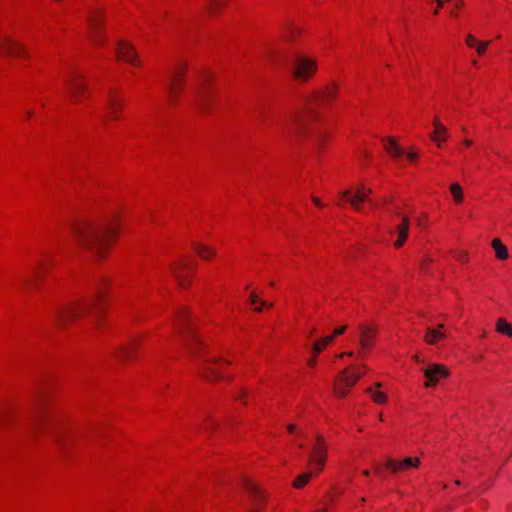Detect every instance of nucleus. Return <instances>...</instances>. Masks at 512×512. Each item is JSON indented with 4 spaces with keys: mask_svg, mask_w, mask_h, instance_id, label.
<instances>
[{
    "mask_svg": "<svg viewBox=\"0 0 512 512\" xmlns=\"http://www.w3.org/2000/svg\"><path fill=\"white\" fill-rule=\"evenodd\" d=\"M410 220L408 216L403 214H397L392 220L391 227L389 229V235L393 240V247L396 249L402 248L409 235Z\"/></svg>",
    "mask_w": 512,
    "mask_h": 512,
    "instance_id": "nucleus-9",
    "label": "nucleus"
},
{
    "mask_svg": "<svg viewBox=\"0 0 512 512\" xmlns=\"http://www.w3.org/2000/svg\"><path fill=\"white\" fill-rule=\"evenodd\" d=\"M489 44L490 41H480L479 44H477V47L475 48L477 55L483 56L486 53Z\"/></svg>",
    "mask_w": 512,
    "mask_h": 512,
    "instance_id": "nucleus-40",
    "label": "nucleus"
},
{
    "mask_svg": "<svg viewBox=\"0 0 512 512\" xmlns=\"http://www.w3.org/2000/svg\"><path fill=\"white\" fill-rule=\"evenodd\" d=\"M346 329H347L346 325L340 326V327L334 329L333 334L331 336H334V338H335L339 335H342L346 331Z\"/></svg>",
    "mask_w": 512,
    "mask_h": 512,
    "instance_id": "nucleus-43",
    "label": "nucleus"
},
{
    "mask_svg": "<svg viewBox=\"0 0 512 512\" xmlns=\"http://www.w3.org/2000/svg\"><path fill=\"white\" fill-rule=\"evenodd\" d=\"M27 117L30 118L31 117V112L30 111H27Z\"/></svg>",
    "mask_w": 512,
    "mask_h": 512,
    "instance_id": "nucleus-58",
    "label": "nucleus"
},
{
    "mask_svg": "<svg viewBox=\"0 0 512 512\" xmlns=\"http://www.w3.org/2000/svg\"><path fill=\"white\" fill-rule=\"evenodd\" d=\"M247 395H248V392L245 389H241L235 396V399L242 401L247 397Z\"/></svg>",
    "mask_w": 512,
    "mask_h": 512,
    "instance_id": "nucleus-45",
    "label": "nucleus"
},
{
    "mask_svg": "<svg viewBox=\"0 0 512 512\" xmlns=\"http://www.w3.org/2000/svg\"><path fill=\"white\" fill-rule=\"evenodd\" d=\"M55 434H56L57 437H60V435H58L59 432L56 429H55Z\"/></svg>",
    "mask_w": 512,
    "mask_h": 512,
    "instance_id": "nucleus-60",
    "label": "nucleus"
},
{
    "mask_svg": "<svg viewBox=\"0 0 512 512\" xmlns=\"http://www.w3.org/2000/svg\"><path fill=\"white\" fill-rule=\"evenodd\" d=\"M202 425H203V429H205V430H211L214 427L213 424L208 423V420L207 421L205 420V422Z\"/></svg>",
    "mask_w": 512,
    "mask_h": 512,
    "instance_id": "nucleus-49",
    "label": "nucleus"
},
{
    "mask_svg": "<svg viewBox=\"0 0 512 512\" xmlns=\"http://www.w3.org/2000/svg\"><path fill=\"white\" fill-rule=\"evenodd\" d=\"M312 201H313V203H314V205L316 207H318V208H322L323 207V204H322L321 200L318 197H313Z\"/></svg>",
    "mask_w": 512,
    "mask_h": 512,
    "instance_id": "nucleus-47",
    "label": "nucleus"
},
{
    "mask_svg": "<svg viewBox=\"0 0 512 512\" xmlns=\"http://www.w3.org/2000/svg\"><path fill=\"white\" fill-rule=\"evenodd\" d=\"M316 332V328H312L308 334V337H312V335Z\"/></svg>",
    "mask_w": 512,
    "mask_h": 512,
    "instance_id": "nucleus-54",
    "label": "nucleus"
},
{
    "mask_svg": "<svg viewBox=\"0 0 512 512\" xmlns=\"http://www.w3.org/2000/svg\"><path fill=\"white\" fill-rule=\"evenodd\" d=\"M89 31L91 38L93 39L96 45H100L104 43V35H103V21L104 15L103 11L98 8H94L89 13Z\"/></svg>",
    "mask_w": 512,
    "mask_h": 512,
    "instance_id": "nucleus-17",
    "label": "nucleus"
},
{
    "mask_svg": "<svg viewBox=\"0 0 512 512\" xmlns=\"http://www.w3.org/2000/svg\"><path fill=\"white\" fill-rule=\"evenodd\" d=\"M124 107V99L117 90L109 91L105 103L104 118L106 120L116 121L121 118Z\"/></svg>",
    "mask_w": 512,
    "mask_h": 512,
    "instance_id": "nucleus-16",
    "label": "nucleus"
},
{
    "mask_svg": "<svg viewBox=\"0 0 512 512\" xmlns=\"http://www.w3.org/2000/svg\"><path fill=\"white\" fill-rule=\"evenodd\" d=\"M359 348L357 350V357L364 359L371 352L374 347L377 329L373 325L361 324L359 326Z\"/></svg>",
    "mask_w": 512,
    "mask_h": 512,
    "instance_id": "nucleus-13",
    "label": "nucleus"
},
{
    "mask_svg": "<svg viewBox=\"0 0 512 512\" xmlns=\"http://www.w3.org/2000/svg\"><path fill=\"white\" fill-rule=\"evenodd\" d=\"M479 40L475 37V35L469 33L465 38V44L468 48L475 49L477 44H479Z\"/></svg>",
    "mask_w": 512,
    "mask_h": 512,
    "instance_id": "nucleus-39",
    "label": "nucleus"
},
{
    "mask_svg": "<svg viewBox=\"0 0 512 512\" xmlns=\"http://www.w3.org/2000/svg\"><path fill=\"white\" fill-rule=\"evenodd\" d=\"M413 359H414V361H416V362H420V361H421V358H420V356H419L418 354H415V355L413 356Z\"/></svg>",
    "mask_w": 512,
    "mask_h": 512,
    "instance_id": "nucleus-53",
    "label": "nucleus"
},
{
    "mask_svg": "<svg viewBox=\"0 0 512 512\" xmlns=\"http://www.w3.org/2000/svg\"><path fill=\"white\" fill-rule=\"evenodd\" d=\"M496 331L498 333L512 336V326L508 323L505 318H499L496 322Z\"/></svg>",
    "mask_w": 512,
    "mask_h": 512,
    "instance_id": "nucleus-34",
    "label": "nucleus"
},
{
    "mask_svg": "<svg viewBox=\"0 0 512 512\" xmlns=\"http://www.w3.org/2000/svg\"><path fill=\"white\" fill-rule=\"evenodd\" d=\"M434 129L430 135V138L433 142L437 144L439 148L442 147V143L446 142L448 139V130L443 125L438 118H435L433 121Z\"/></svg>",
    "mask_w": 512,
    "mask_h": 512,
    "instance_id": "nucleus-23",
    "label": "nucleus"
},
{
    "mask_svg": "<svg viewBox=\"0 0 512 512\" xmlns=\"http://www.w3.org/2000/svg\"><path fill=\"white\" fill-rule=\"evenodd\" d=\"M448 375L449 371L445 365L431 364L424 370V376L426 378L424 386L426 388L434 387L441 379L448 377Z\"/></svg>",
    "mask_w": 512,
    "mask_h": 512,
    "instance_id": "nucleus-19",
    "label": "nucleus"
},
{
    "mask_svg": "<svg viewBox=\"0 0 512 512\" xmlns=\"http://www.w3.org/2000/svg\"><path fill=\"white\" fill-rule=\"evenodd\" d=\"M317 357H318V354L312 353L311 357L308 359V362H307L309 367L314 368L316 366Z\"/></svg>",
    "mask_w": 512,
    "mask_h": 512,
    "instance_id": "nucleus-44",
    "label": "nucleus"
},
{
    "mask_svg": "<svg viewBox=\"0 0 512 512\" xmlns=\"http://www.w3.org/2000/svg\"><path fill=\"white\" fill-rule=\"evenodd\" d=\"M460 6H461V3H460V2H457V3H456V8H460Z\"/></svg>",
    "mask_w": 512,
    "mask_h": 512,
    "instance_id": "nucleus-56",
    "label": "nucleus"
},
{
    "mask_svg": "<svg viewBox=\"0 0 512 512\" xmlns=\"http://www.w3.org/2000/svg\"><path fill=\"white\" fill-rule=\"evenodd\" d=\"M334 336H326L323 338L317 339L312 345V353L319 354L321 353L331 342H333Z\"/></svg>",
    "mask_w": 512,
    "mask_h": 512,
    "instance_id": "nucleus-32",
    "label": "nucleus"
},
{
    "mask_svg": "<svg viewBox=\"0 0 512 512\" xmlns=\"http://www.w3.org/2000/svg\"><path fill=\"white\" fill-rule=\"evenodd\" d=\"M367 392L370 394L372 400L376 404H384L387 401V395L379 390H375L374 388H368Z\"/></svg>",
    "mask_w": 512,
    "mask_h": 512,
    "instance_id": "nucleus-36",
    "label": "nucleus"
},
{
    "mask_svg": "<svg viewBox=\"0 0 512 512\" xmlns=\"http://www.w3.org/2000/svg\"><path fill=\"white\" fill-rule=\"evenodd\" d=\"M375 473L379 477H384V469H382L379 465L375 466Z\"/></svg>",
    "mask_w": 512,
    "mask_h": 512,
    "instance_id": "nucleus-48",
    "label": "nucleus"
},
{
    "mask_svg": "<svg viewBox=\"0 0 512 512\" xmlns=\"http://www.w3.org/2000/svg\"><path fill=\"white\" fill-rule=\"evenodd\" d=\"M371 192V188L366 187L363 184H360L355 189H348L343 191L340 194V199L343 202L349 203L351 207L354 208L356 211L362 210V204L364 202H369L371 203L372 208H376V205L373 204L369 199Z\"/></svg>",
    "mask_w": 512,
    "mask_h": 512,
    "instance_id": "nucleus-10",
    "label": "nucleus"
},
{
    "mask_svg": "<svg viewBox=\"0 0 512 512\" xmlns=\"http://www.w3.org/2000/svg\"><path fill=\"white\" fill-rule=\"evenodd\" d=\"M448 334L445 329L444 324H439L434 328H427L426 333L424 334L423 340L428 345H436L439 342L445 340Z\"/></svg>",
    "mask_w": 512,
    "mask_h": 512,
    "instance_id": "nucleus-21",
    "label": "nucleus"
},
{
    "mask_svg": "<svg viewBox=\"0 0 512 512\" xmlns=\"http://www.w3.org/2000/svg\"><path fill=\"white\" fill-rule=\"evenodd\" d=\"M491 247L494 250L495 257L498 260L505 261L509 258L508 249L499 238H494L491 241Z\"/></svg>",
    "mask_w": 512,
    "mask_h": 512,
    "instance_id": "nucleus-28",
    "label": "nucleus"
},
{
    "mask_svg": "<svg viewBox=\"0 0 512 512\" xmlns=\"http://www.w3.org/2000/svg\"><path fill=\"white\" fill-rule=\"evenodd\" d=\"M214 76L210 72H203L195 85V93L201 101L210 97V88L213 84Z\"/></svg>",
    "mask_w": 512,
    "mask_h": 512,
    "instance_id": "nucleus-20",
    "label": "nucleus"
},
{
    "mask_svg": "<svg viewBox=\"0 0 512 512\" xmlns=\"http://www.w3.org/2000/svg\"><path fill=\"white\" fill-rule=\"evenodd\" d=\"M0 56L23 60L28 58L25 47L13 40L2 27H0Z\"/></svg>",
    "mask_w": 512,
    "mask_h": 512,
    "instance_id": "nucleus-11",
    "label": "nucleus"
},
{
    "mask_svg": "<svg viewBox=\"0 0 512 512\" xmlns=\"http://www.w3.org/2000/svg\"><path fill=\"white\" fill-rule=\"evenodd\" d=\"M369 372L367 365L360 363L343 369L334 382L335 394L343 398L357 381Z\"/></svg>",
    "mask_w": 512,
    "mask_h": 512,
    "instance_id": "nucleus-3",
    "label": "nucleus"
},
{
    "mask_svg": "<svg viewBox=\"0 0 512 512\" xmlns=\"http://www.w3.org/2000/svg\"><path fill=\"white\" fill-rule=\"evenodd\" d=\"M242 486L247 493L252 497V506L247 512H266L264 504L267 500V493L253 480L244 479Z\"/></svg>",
    "mask_w": 512,
    "mask_h": 512,
    "instance_id": "nucleus-15",
    "label": "nucleus"
},
{
    "mask_svg": "<svg viewBox=\"0 0 512 512\" xmlns=\"http://www.w3.org/2000/svg\"><path fill=\"white\" fill-rule=\"evenodd\" d=\"M249 305L256 312H261L265 307L271 306V304H267V302L259 300L255 294L250 295Z\"/></svg>",
    "mask_w": 512,
    "mask_h": 512,
    "instance_id": "nucleus-35",
    "label": "nucleus"
},
{
    "mask_svg": "<svg viewBox=\"0 0 512 512\" xmlns=\"http://www.w3.org/2000/svg\"><path fill=\"white\" fill-rule=\"evenodd\" d=\"M170 272L182 288L190 287L194 275V262L190 257L183 256L170 264Z\"/></svg>",
    "mask_w": 512,
    "mask_h": 512,
    "instance_id": "nucleus-8",
    "label": "nucleus"
},
{
    "mask_svg": "<svg viewBox=\"0 0 512 512\" xmlns=\"http://www.w3.org/2000/svg\"><path fill=\"white\" fill-rule=\"evenodd\" d=\"M420 459L418 457H406L403 460L388 459L385 468L394 474H400L418 468Z\"/></svg>",
    "mask_w": 512,
    "mask_h": 512,
    "instance_id": "nucleus-18",
    "label": "nucleus"
},
{
    "mask_svg": "<svg viewBox=\"0 0 512 512\" xmlns=\"http://www.w3.org/2000/svg\"><path fill=\"white\" fill-rule=\"evenodd\" d=\"M186 72L187 65L181 63L175 67L171 75L168 85V100L171 104H175L182 95L185 86Z\"/></svg>",
    "mask_w": 512,
    "mask_h": 512,
    "instance_id": "nucleus-12",
    "label": "nucleus"
},
{
    "mask_svg": "<svg viewBox=\"0 0 512 512\" xmlns=\"http://www.w3.org/2000/svg\"><path fill=\"white\" fill-rule=\"evenodd\" d=\"M319 69L318 59L315 55L299 53L292 64V75L301 84L308 83L314 78Z\"/></svg>",
    "mask_w": 512,
    "mask_h": 512,
    "instance_id": "nucleus-4",
    "label": "nucleus"
},
{
    "mask_svg": "<svg viewBox=\"0 0 512 512\" xmlns=\"http://www.w3.org/2000/svg\"><path fill=\"white\" fill-rule=\"evenodd\" d=\"M316 473L312 471V469H309L300 473L295 477V479L292 482V487L295 489H303L313 477H317Z\"/></svg>",
    "mask_w": 512,
    "mask_h": 512,
    "instance_id": "nucleus-27",
    "label": "nucleus"
},
{
    "mask_svg": "<svg viewBox=\"0 0 512 512\" xmlns=\"http://www.w3.org/2000/svg\"><path fill=\"white\" fill-rule=\"evenodd\" d=\"M472 64H473L474 66H476V65H477V60H473V61H472Z\"/></svg>",
    "mask_w": 512,
    "mask_h": 512,
    "instance_id": "nucleus-57",
    "label": "nucleus"
},
{
    "mask_svg": "<svg viewBox=\"0 0 512 512\" xmlns=\"http://www.w3.org/2000/svg\"><path fill=\"white\" fill-rule=\"evenodd\" d=\"M406 158L409 163H415L417 161L418 154L416 152L412 151V152H409L406 154Z\"/></svg>",
    "mask_w": 512,
    "mask_h": 512,
    "instance_id": "nucleus-42",
    "label": "nucleus"
},
{
    "mask_svg": "<svg viewBox=\"0 0 512 512\" xmlns=\"http://www.w3.org/2000/svg\"><path fill=\"white\" fill-rule=\"evenodd\" d=\"M329 446L321 434H316L310 445V452L307 459L309 469H312L316 475H320L328 461Z\"/></svg>",
    "mask_w": 512,
    "mask_h": 512,
    "instance_id": "nucleus-5",
    "label": "nucleus"
},
{
    "mask_svg": "<svg viewBox=\"0 0 512 512\" xmlns=\"http://www.w3.org/2000/svg\"><path fill=\"white\" fill-rule=\"evenodd\" d=\"M434 2L437 3L436 7L433 10L434 15L439 13V10L442 8L443 0H428V4L432 5Z\"/></svg>",
    "mask_w": 512,
    "mask_h": 512,
    "instance_id": "nucleus-41",
    "label": "nucleus"
},
{
    "mask_svg": "<svg viewBox=\"0 0 512 512\" xmlns=\"http://www.w3.org/2000/svg\"><path fill=\"white\" fill-rule=\"evenodd\" d=\"M139 345V340L135 339L129 345L122 347L118 352L117 357L122 360H127L131 358L137 351Z\"/></svg>",
    "mask_w": 512,
    "mask_h": 512,
    "instance_id": "nucleus-30",
    "label": "nucleus"
},
{
    "mask_svg": "<svg viewBox=\"0 0 512 512\" xmlns=\"http://www.w3.org/2000/svg\"><path fill=\"white\" fill-rule=\"evenodd\" d=\"M452 256L459 262L466 263L469 261V254L466 251L455 250L452 252Z\"/></svg>",
    "mask_w": 512,
    "mask_h": 512,
    "instance_id": "nucleus-37",
    "label": "nucleus"
},
{
    "mask_svg": "<svg viewBox=\"0 0 512 512\" xmlns=\"http://www.w3.org/2000/svg\"><path fill=\"white\" fill-rule=\"evenodd\" d=\"M89 307L84 302H73L58 307L53 312V318L59 325H67L89 313Z\"/></svg>",
    "mask_w": 512,
    "mask_h": 512,
    "instance_id": "nucleus-6",
    "label": "nucleus"
},
{
    "mask_svg": "<svg viewBox=\"0 0 512 512\" xmlns=\"http://www.w3.org/2000/svg\"><path fill=\"white\" fill-rule=\"evenodd\" d=\"M379 419H380L381 421L383 420V416H382V414H381V413L379 414Z\"/></svg>",
    "mask_w": 512,
    "mask_h": 512,
    "instance_id": "nucleus-59",
    "label": "nucleus"
},
{
    "mask_svg": "<svg viewBox=\"0 0 512 512\" xmlns=\"http://www.w3.org/2000/svg\"><path fill=\"white\" fill-rule=\"evenodd\" d=\"M384 148L387 154L395 160L401 158L404 154L396 141L392 138H388L384 141Z\"/></svg>",
    "mask_w": 512,
    "mask_h": 512,
    "instance_id": "nucleus-29",
    "label": "nucleus"
},
{
    "mask_svg": "<svg viewBox=\"0 0 512 512\" xmlns=\"http://www.w3.org/2000/svg\"><path fill=\"white\" fill-rule=\"evenodd\" d=\"M116 57L133 67H141L142 61L132 42L128 40H118L115 47Z\"/></svg>",
    "mask_w": 512,
    "mask_h": 512,
    "instance_id": "nucleus-14",
    "label": "nucleus"
},
{
    "mask_svg": "<svg viewBox=\"0 0 512 512\" xmlns=\"http://www.w3.org/2000/svg\"><path fill=\"white\" fill-rule=\"evenodd\" d=\"M472 144H473V141L470 140V139H465L463 141V145L466 146V147H470Z\"/></svg>",
    "mask_w": 512,
    "mask_h": 512,
    "instance_id": "nucleus-51",
    "label": "nucleus"
},
{
    "mask_svg": "<svg viewBox=\"0 0 512 512\" xmlns=\"http://www.w3.org/2000/svg\"><path fill=\"white\" fill-rule=\"evenodd\" d=\"M425 218H426V215H423V216L419 217V218L417 219V224H418L419 226H423V225H424V220H425Z\"/></svg>",
    "mask_w": 512,
    "mask_h": 512,
    "instance_id": "nucleus-50",
    "label": "nucleus"
},
{
    "mask_svg": "<svg viewBox=\"0 0 512 512\" xmlns=\"http://www.w3.org/2000/svg\"><path fill=\"white\" fill-rule=\"evenodd\" d=\"M288 133L301 136L306 131V124L304 120V115L302 113H297L291 116L289 123L287 124Z\"/></svg>",
    "mask_w": 512,
    "mask_h": 512,
    "instance_id": "nucleus-22",
    "label": "nucleus"
},
{
    "mask_svg": "<svg viewBox=\"0 0 512 512\" xmlns=\"http://www.w3.org/2000/svg\"><path fill=\"white\" fill-rule=\"evenodd\" d=\"M287 431L289 434L293 435L292 443L297 445L299 448H303V432L295 424H289L287 426Z\"/></svg>",
    "mask_w": 512,
    "mask_h": 512,
    "instance_id": "nucleus-31",
    "label": "nucleus"
},
{
    "mask_svg": "<svg viewBox=\"0 0 512 512\" xmlns=\"http://www.w3.org/2000/svg\"><path fill=\"white\" fill-rule=\"evenodd\" d=\"M192 250L203 260H212L217 252L213 246L205 245L200 242H194L192 244Z\"/></svg>",
    "mask_w": 512,
    "mask_h": 512,
    "instance_id": "nucleus-26",
    "label": "nucleus"
},
{
    "mask_svg": "<svg viewBox=\"0 0 512 512\" xmlns=\"http://www.w3.org/2000/svg\"><path fill=\"white\" fill-rule=\"evenodd\" d=\"M65 90L72 102H84L87 99L88 88L83 74L78 71L71 72L65 80Z\"/></svg>",
    "mask_w": 512,
    "mask_h": 512,
    "instance_id": "nucleus-7",
    "label": "nucleus"
},
{
    "mask_svg": "<svg viewBox=\"0 0 512 512\" xmlns=\"http://www.w3.org/2000/svg\"><path fill=\"white\" fill-rule=\"evenodd\" d=\"M339 93L338 84L332 82L327 84L317 95L322 103H330L337 99Z\"/></svg>",
    "mask_w": 512,
    "mask_h": 512,
    "instance_id": "nucleus-24",
    "label": "nucleus"
},
{
    "mask_svg": "<svg viewBox=\"0 0 512 512\" xmlns=\"http://www.w3.org/2000/svg\"><path fill=\"white\" fill-rule=\"evenodd\" d=\"M105 293L104 290H98L97 292V301L100 303L104 300Z\"/></svg>",
    "mask_w": 512,
    "mask_h": 512,
    "instance_id": "nucleus-46",
    "label": "nucleus"
},
{
    "mask_svg": "<svg viewBox=\"0 0 512 512\" xmlns=\"http://www.w3.org/2000/svg\"><path fill=\"white\" fill-rule=\"evenodd\" d=\"M228 0H209V8L213 12L220 10Z\"/></svg>",
    "mask_w": 512,
    "mask_h": 512,
    "instance_id": "nucleus-38",
    "label": "nucleus"
},
{
    "mask_svg": "<svg viewBox=\"0 0 512 512\" xmlns=\"http://www.w3.org/2000/svg\"><path fill=\"white\" fill-rule=\"evenodd\" d=\"M363 475H364V476H366V477H368V476L370 475V471H369V470H365V471L363 472Z\"/></svg>",
    "mask_w": 512,
    "mask_h": 512,
    "instance_id": "nucleus-55",
    "label": "nucleus"
},
{
    "mask_svg": "<svg viewBox=\"0 0 512 512\" xmlns=\"http://www.w3.org/2000/svg\"><path fill=\"white\" fill-rule=\"evenodd\" d=\"M174 325L178 329H189V351L191 355L199 362L203 377L209 380H218L225 376V371L230 363L221 357L212 355L206 344L200 338L198 333L192 327L190 312L188 308H181L174 320Z\"/></svg>",
    "mask_w": 512,
    "mask_h": 512,
    "instance_id": "nucleus-2",
    "label": "nucleus"
},
{
    "mask_svg": "<svg viewBox=\"0 0 512 512\" xmlns=\"http://www.w3.org/2000/svg\"><path fill=\"white\" fill-rule=\"evenodd\" d=\"M450 193L453 197V200L455 202V204L457 205H460L462 204L463 200H464V193H463V189L462 187L460 186L459 183H452L450 185Z\"/></svg>",
    "mask_w": 512,
    "mask_h": 512,
    "instance_id": "nucleus-33",
    "label": "nucleus"
},
{
    "mask_svg": "<svg viewBox=\"0 0 512 512\" xmlns=\"http://www.w3.org/2000/svg\"><path fill=\"white\" fill-rule=\"evenodd\" d=\"M353 355H354V353H353V352H344V353L340 354L338 357H340V358H341V357H343V356H353Z\"/></svg>",
    "mask_w": 512,
    "mask_h": 512,
    "instance_id": "nucleus-52",
    "label": "nucleus"
},
{
    "mask_svg": "<svg viewBox=\"0 0 512 512\" xmlns=\"http://www.w3.org/2000/svg\"><path fill=\"white\" fill-rule=\"evenodd\" d=\"M45 269H46V267H45V264H43V263H40L37 266V268L34 271L33 276L25 284L24 288L27 291H33V290H37L38 289V287L40 286V283L42 282V280L45 277Z\"/></svg>",
    "mask_w": 512,
    "mask_h": 512,
    "instance_id": "nucleus-25",
    "label": "nucleus"
},
{
    "mask_svg": "<svg viewBox=\"0 0 512 512\" xmlns=\"http://www.w3.org/2000/svg\"><path fill=\"white\" fill-rule=\"evenodd\" d=\"M121 228L122 215L113 210L105 218L87 217L75 221L72 234L80 248L102 260L116 244Z\"/></svg>",
    "mask_w": 512,
    "mask_h": 512,
    "instance_id": "nucleus-1",
    "label": "nucleus"
}]
</instances>
